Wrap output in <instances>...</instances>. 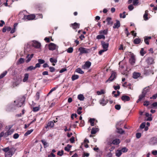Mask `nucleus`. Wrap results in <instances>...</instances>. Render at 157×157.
<instances>
[{
    "label": "nucleus",
    "instance_id": "nucleus-12",
    "mask_svg": "<svg viewBox=\"0 0 157 157\" xmlns=\"http://www.w3.org/2000/svg\"><path fill=\"white\" fill-rule=\"evenodd\" d=\"M112 18L110 17H108L106 18V21L107 22V24L111 26L113 24V22L111 21Z\"/></svg>",
    "mask_w": 157,
    "mask_h": 157
},
{
    "label": "nucleus",
    "instance_id": "nucleus-46",
    "mask_svg": "<svg viewBox=\"0 0 157 157\" xmlns=\"http://www.w3.org/2000/svg\"><path fill=\"white\" fill-rule=\"evenodd\" d=\"M145 96V93H144V92H142V94L139 96V98L141 100Z\"/></svg>",
    "mask_w": 157,
    "mask_h": 157
},
{
    "label": "nucleus",
    "instance_id": "nucleus-36",
    "mask_svg": "<svg viewBox=\"0 0 157 157\" xmlns=\"http://www.w3.org/2000/svg\"><path fill=\"white\" fill-rule=\"evenodd\" d=\"M146 53V51H144V49L143 48H141L140 51V53L141 55L142 56H143Z\"/></svg>",
    "mask_w": 157,
    "mask_h": 157
},
{
    "label": "nucleus",
    "instance_id": "nucleus-44",
    "mask_svg": "<svg viewBox=\"0 0 157 157\" xmlns=\"http://www.w3.org/2000/svg\"><path fill=\"white\" fill-rule=\"evenodd\" d=\"M73 48L72 47H70L67 50V52L69 53H71L73 52Z\"/></svg>",
    "mask_w": 157,
    "mask_h": 157
},
{
    "label": "nucleus",
    "instance_id": "nucleus-40",
    "mask_svg": "<svg viewBox=\"0 0 157 157\" xmlns=\"http://www.w3.org/2000/svg\"><path fill=\"white\" fill-rule=\"evenodd\" d=\"M117 75L115 72L113 71H112V73L111 75V76H112V77H113L114 78V79H115L116 78Z\"/></svg>",
    "mask_w": 157,
    "mask_h": 157
},
{
    "label": "nucleus",
    "instance_id": "nucleus-52",
    "mask_svg": "<svg viewBox=\"0 0 157 157\" xmlns=\"http://www.w3.org/2000/svg\"><path fill=\"white\" fill-rule=\"evenodd\" d=\"M128 8L130 11H131L134 9V7L131 4L128 6Z\"/></svg>",
    "mask_w": 157,
    "mask_h": 157
},
{
    "label": "nucleus",
    "instance_id": "nucleus-55",
    "mask_svg": "<svg viewBox=\"0 0 157 157\" xmlns=\"http://www.w3.org/2000/svg\"><path fill=\"white\" fill-rule=\"evenodd\" d=\"M13 131L12 129H11L10 130H8L7 132V135L9 136L13 132Z\"/></svg>",
    "mask_w": 157,
    "mask_h": 157
},
{
    "label": "nucleus",
    "instance_id": "nucleus-9",
    "mask_svg": "<svg viewBox=\"0 0 157 157\" xmlns=\"http://www.w3.org/2000/svg\"><path fill=\"white\" fill-rule=\"evenodd\" d=\"M121 99L124 102L126 101H129L130 99V97L128 96L124 95L122 96Z\"/></svg>",
    "mask_w": 157,
    "mask_h": 157
},
{
    "label": "nucleus",
    "instance_id": "nucleus-2",
    "mask_svg": "<svg viewBox=\"0 0 157 157\" xmlns=\"http://www.w3.org/2000/svg\"><path fill=\"white\" fill-rule=\"evenodd\" d=\"M35 18V16L34 14H30L29 15H24L23 19L25 20H33Z\"/></svg>",
    "mask_w": 157,
    "mask_h": 157
},
{
    "label": "nucleus",
    "instance_id": "nucleus-20",
    "mask_svg": "<svg viewBox=\"0 0 157 157\" xmlns=\"http://www.w3.org/2000/svg\"><path fill=\"white\" fill-rule=\"evenodd\" d=\"M99 130V129L97 128H93L91 131V133L92 134H95Z\"/></svg>",
    "mask_w": 157,
    "mask_h": 157
},
{
    "label": "nucleus",
    "instance_id": "nucleus-59",
    "mask_svg": "<svg viewBox=\"0 0 157 157\" xmlns=\"http://www.w3.org/2000/svg\"><path fill=\"white\" fill-rule=\"evenodd\" d=\"M122 152H126L128 151V149L126 148L125 147H123L121 150Z\"/></svg>",
    "mask_w": 157,
    "mask_h": 157
},
{
    "label": "nucleus",
    "instance_id": "nucleus-41",
    "mask_svg": "<svg viewBox=\"0 0 157 157\" xmlns=\"http://www.w3.org/2000/svg\"><path fill=\"white\" fill-rule=\"evenodd\" d=\"M33 129H31L30 130H29L27 131V132L25 134L24 136H27L28 135L30 134L33 131Z\"/></svg>",
    "mask_w": 157,
    "mask_h": 157
},
{
    "label": "nucleus",
    "instance_id": "nucleus-8",
    "mask_svg": "<svg viewBox=\"0 0 157 157\" xmlns=\"http://www.w3.org/2000/svg\"><path fill=\"white\" fill-rule=\"evenodd\" d=\"M135 56L133 54H132L131 56V57L129 59V62L132 65H134L135 62Z\"/></svg>",
    "mask_w": 157,
    "mask_h": 157
},
{
    "label": "nucleus",
    "instance_id": "nucleus-19",
    "mask_svg": "<svg viewBox=\"0 0 157 157\" xmlns=\"http://www.w3.org/2000/svg\"><path fill=\"white\" fill-rule=\"evenodd\" d=\"M91 64V63L89 61H86L83 67H84V69H85V68H89Z\"/></svg>",
    "mask_w": 157,
    "mask_h": 157
},
{
    "label": "nucleus",
    "instance_id": "nucleus-64",
    "mask_svg": "<svg viewBox=\"0 0 157 157\" xmlns=\"http://www.w3.org/2000/svg\"><path fill=\"white\" fill-rule=\"evenodd\" d=\"M156 98H157V93L153 95L152 96L150 97V98L151 99L152 98L153 99H155Z\"/></svg>",
    "mask_w": 157,
    "mask_h": 157
},
{
    "label": "nucleus",
    "instance_id": "nucleus-45",
    "mask_svg": "<svg viewBox=\"0 0 157 157\" xmlns=\"http://www.w3.org/2000/svg\"><path fill=\"white\" fill-rule=\"evenodd\" d=\"M114 79L113 77L110 76L109 79L106 81V82H110L111 81H113Z\"/></svg>",
    "mask_w": 157,
    "mask_h": 157
},
{
    "label": "nucleus",
    "instance_id": "nucleus-26",
    "mask_svg": "<svg viewBox=\"0 0 157 157\" xmlns=\"http://www.w3.org/2000/svg\"><path fill=\"white\" fill-rule=\"evenodd\" d=\"M120 140L119 139H115L112 141L113 144L117 145L120 143Z\"/></svg>",
    "mask_w": 157,
    "mask_h": 157
},
{
    "label": "nucleus",
    "instance_id": "nucleus-33",
    "mask_svg": "<svg viewBox=\"0 0 157 157\" xmlns=\"http://www.w3.org/2000/svg\"><path fill=\"white\" fill-rule=\"evenodd\" d=\"M78 98L80 101H83L84 99V97L82 94H79L78 96Z\"/></svg>",
    "mask_w": 157,
    "mask_h": 157
},
{
    "label": "nucleus",
    "instance_id": "nucleus-47",
    "mask_svg": "<svg viewBox=\"0 0 157 157\" xmlns=\"http://www.w3.org/2000/svg\"><path fill=\"white\" fill-rule=\"evenodd\" d=\"M63 154V151L61 150V151H59L57 152V155L60 156H62Z\"/></svg>",
    "mask_w": 157,
    "mask_h": 157
},
{
    "label": "nucleus",
    "instance_id": "nucleus-61",
    "mask_svg": "<svg viewBox=\"0 0 157 157\" xmlns=\"http://www.w3.org/2000/svg\"><path fill=\"white\" fill-rule=\"evenodd\" d=\"M39 110V107H35L33 108V111L34 112H36Z\"/></svg>",
    "mask_w": 157,
    "mask_h": 157
},
{
    "label": "nucleus",
    "instance_id": "nucleus-35",
    "mask_svg": "<svg viewBox=\"0 0 157 157\" xmlns=\"http://www.w3.org/2000/svg\"><path fill=\"white\" fill-rule=\"evenodd\" d=\"M149 91V87H147L144 88L142 91V92H144V93H145V95H146L147 93Z\"/></svg>",
    "mask_w": 157,
    "mask_h": 157
},
{
    "label": "nucleus",
    "instance_id": "nucleus-34",
    "mask_svg": "<svg viewBox=\"0 0 157 157\" xmlns=\"http://www.w3.org/2000/svg\"><path fill=\"white\" fill-rule=\"evenodd\" d=\"M96 38L98 40L101 39H105V36L103 35H99L97 36Z\"/></svg>",
    "mask_w": 157,
    "mask_h": 157
},
{
    "label": "nucleus",
    "instance_id": "nucleus-29",
    "mask_svg": "<svg viewBox=\"0 0 157 157\" xmlns=\"http://www.w3.org/2000/svg\"><path fill=\"white\" fill-rule=\"evenodd\" d=\"M41 142L43 143V145L44 146V147L45 148L48 146V143L44 140H41Z\"/></svg>",
    "mask_w": 157,
    "mask_h": 157
},
{
    "label": "nucleus",
    "instance_id": "nucleus-28",
    "mask_svg": "<svg viewBox=\"0 0 157 157\" xmlns=\"http://www.w3.org/2000/svg\"><path fill=\"white\" fill-rule=\"evenodd\" d=\"M99 33L101 34L107 35L108 33V30H104L99 31Z\"/></svg>",
    "mask_w": 157,
    "mask_h": 157
},
{
    "label": "nucleus",
    "instance_id": "nucleus-37",
    "mask_svg": "<svg viewBox=\"0 0 157 157\" xmlns=\"http://www.w3.org/2000/svg\"><path fill=\"white\" fill-rule=\"evenodd\" d=\"M122 154V151L121 150H118L116 152V155L117 157H120Z\"/></svg>",
    "mask_w": 157,
    "mask_h": 157
},
{
    "label": "nucleus",
    "instance_id": "nucleus-25",
    "mask_svg": "<svg viewBox=\"0 0 157 157\" xmlns=\"http://www.w3.org/2000/svg\"><path fill=\"white\" fill-rule=\"evenodd\" d=\"M116 128L117 130V132L119 133L122 134L124 132V131L121 128H120L118 127H117Z\"/></svg>",
    "mask_w": 157,
    "mask_h": 157
},
{
    "label": "nucleus",
    "instance_id": "nucleus-32",
    "mask_svg": "<svg viewBox=\"0 0 157 157\" xmlns=\"http://www.w3.org/2000/svg\"><path fill=\"white\" fill-rule=\"evenodd\" d=\"M79 78V76L78 75H72L71 77L72 80L73 81L75 80L78 79Z\"/></svg>",
    "mask_w": 157,
    "mask_h": 157
},
{
    "label": "nucleus",
    "instance_id": "nucleus-50",
    "mask_svg": "<svg viewBox=\"0 0 157 157\" xmlns=\"http://www.w3.org/2000/svg\"><path fill=\"white\" fill-rule=\"evenodd\" d=\"M40 98V93L39 92H37L36 93V100H38Z\"/></svg>",
    "mask_w": 157,
    "mask_h": 157
},
{
    "label": "nucleus",
    "instance_id": "nucleus-7",
    "mask_svg": "<svg viewBox=\"0 0 157 157\" xmlns=\"http://www.w3.org/2000/svg\"><path fill=\"white\" fill-rule=\"evenodd\" d=\"M32 45L36 48H39L41 47V44L36 41H33Z\"/></svg>",
    "mask_w": 157,
    "mask_h": 157
},
{
    "label": "nucleus",
    "instance_id": "nucleus-14",
    "mask_svg": "<svg viewBox=\"0 0 157 157\" xmlns=\"http://www.w3.org/2000/svg\"><path fill=\"white\" fill-rule=\"evenodd\" d=\"M151 36H145L144 37V41L145 44H149V41L151 39Z\"/></svg>",
    "mask_w": 157,
    "mask_h": 157
},
{
    "label": "nucleus",
    "instance_id": "nucleus-53",
    "mask_svg": "<svg viewBox=\"0 0 157 157\" xmlns=\"http://www.w3.org/2000/svg\"><path fill=\"white\" fill-rule=\"evenodd\" d=\"M125 12L124 11V12H123L122 14L123 15V16L122 17V13H120V17L121 18L122 17L123 18H125V17H126V15L125 14Z\"/></svg>",
    "mask_w": 157,
    "mask_h": 157
},
{
    "label": "nucleus",
    "instance_id": "nucleus-43",
    "mask_svg": "<svg viewBox=\"0 0 157 157\" xmlns=\"http://www.w3.org/2000/svg\"><path fill=\"white\" fill-rule=\"evenodd\" d=\"M75 72H77L81 74H83L84 73L83 71H82V69H76V71H75Z\"/></svg>",
    "mask_w": 157,
    "mask_h": 157
},
{
    "label": "nucleus",
    "instance_id": "nucleus-42",
    "mask_svg": "<svg viewBox=\"0 0 157 157\" xmlns=\"http://www.w3.org/2000/svg\"><path fill=\"white\" fill-rule=\"evenodd\" d=\"M94 118H90L89 120V122L90 123L91 126H93L94 125Z\"/></svg>",
    "mask_w": 157,
    "mask_h": 157
},
{
    "label": "nucleus",
    "instance_id": "nucleus-11",
    "mask_svg": "<svg viewBox=\"0 0 157 157\" xmlns=\"http://www.w3.org/2000/svg\"><path fill=\"white\" fill-rule=\"evenodd\" d=\"M54 125V123L53 121H49L48 123L47 126L45 127V128H51L53 127Z\"/></svg>",
    "mask_w": 157,
    "mask_h": 157
},
{
    "label": "nucleus",
    "instance_id": "nucleus-3",
    "mask_svg": "<svg viewBox=\"0 0 157 157\" xmlns=\"http://www.w3.org/2000/svg\"><path fill=\"white\" fill-rule=\"evenodd\" d=\"M58 47L54 43H50L48 45V49L50 50L53 51L57 49Z\"/></svg>",
    "mask_w": 157,
    "mask_h": 157
},
{
    "label": "nucleus",
    "instance_id": "nucleus-5",
    "mask_svg": "<svg viewBox=\"0 0 157 157\" xmlns=\"http://www.w3.org/2000/svg\"><path fill=\"white\" fill-rule=\"evenodd\" d=\"M146 62L148 65H151L155 63L154 59L151 57H149L146 59Z\"/></svg>",
    "mask_w": 157,
    "mask_h": 157
},
{
    "label": "nucleus",
    "instance_id": "nucleus-18",
    "mask_svg": "<svg viewBox=\"0 0 157 157\" xmlns=\"http://www.w3.org/2000/svg\"><path fill=\"white\" fill-rule=\"evenodd\" d=\"M141 41H142L143 40H141L140 38H136L134 40L133 43L135 44H140Z\"/></svg>",
    "mask_w": 157,
    "mask_h": 157
},
{
    "label": "nucleus",
    "instance_id": "nucleus-63",
    "mask_svg": "<svg viewBox=\"0 0 157 157\" xmlns=\"http://www.w3.org/2000/svg\"><path fill=\"white\" fill-rule=\"evenodd\" d=\"M154 107H157V102H155L153 103L151 105Z\"/></svg>",
    "mask_w": 157,
    "mask_h": 157
},
{
    "label": "nucleus",
    "instance_id": "nucleus-1",
    "mask_svg": "<svg viewBox=\"0 0 157 157\" xmlns=\"http://www.w3.org/2000/svg\"><path fill=\"white\" fill-rule=\"evenodd\" d=\"M80 52L79 55H82L83 54H87L91 51L90 49H87L84 47H80L78 49Z\"/></svg>",
    "mask_w": 157,
    "mask_h": 157
},
{
    "label": "nucleus",
    "instance_id": "nucleus-58",
    "mask_svg": "<svg viewBox=\"0 0 157 157\" xmlns=\"http://www.w3.org/2000/svg\"><path fill=\"white\" fill-rule=\"evenodd\" d=\"M115 107L116 109L119 110L120 109L121 106L119 105H115Z\"/></svg>",
    "mask_w": 157,
    "mask_h": 157
},
{
    "label": "nucleus",
    "instance_id": "nucleus-57",
    "mask_svg": "<svg viewBox=\"0 0 157 157\" xmlns=\"http://www.w3.org/2000/svg\"><path fill=\"white\" fill-rule=\"evenodd\" d=\"M38 61L39 63L40 64H43V63H44L45 62V61L43 59H38Z\"/></svg>",
    "mask_w": 157,
    "mask_h": 157
},
{
    "label": "nucleus",
    "instance_id": "nucleus-16",
    "mask_svg": "<svg viewBox=\"0 0 157 157\" xmlns=\"http://www.w3.org/2000/svg\"><path fill=\"white\" fill-rule=\"evenodd\" d=\"M116 22L114 24L113 26L114 29L118 28L120 26V21L118 20H116Z\"/></svg>",
    "mask_w": 157,
    "mask_h": 157
},
{
    "label": "nucleus",
    "instance_id": "nucleus-54",
    "mask_svg": "<svg viewBox=\"0 0 157 157\" xmlns=\"http://www.w3.org/2000/svg\"><path fill=\"white\" fill-rule=\"evenodd\" d=\"M106 51H107V49L105 50L104 49H103L102 50H100L98 52V54L99 55H101L103 52Z\"/></svg>",
    "mask_w": 157,
    "mask_h": 157
},
{
    "label": "nucleus",
    "instance_id": "nucleus-21",
    "mask_svg": "<svg viewBox=\"0 0 157 157\" xmlns=\"http://www.w3.org/2000/svg\"><path fill=\"white\" fill-rule=\"evenodd\" d=\"M14 154V152L10 151L6 153L5 154L6 157H11Z\"/></svg>",
    "mask_w": 157,
    "mask_h": 157
},
{
    "label": "nucleus",
    "instance_id": "nucleus-60",
    "mask_svg": "<svg viewBox=\"0 0 157 157\" xmlns=\"http://www.w3.org/2000/svg\"><path fill=\"white\" fill-rule=\"evenodd\" d=\"M71 143H73L75 142V137L72 136L69 140Z\"/></svg>",
    "mask_w": 157,
    "mask_h": 157
},
{
    "label": "nucleus",
    "instance_id": "nucleus-39",
    "mask_svg": "<svg viewBox=\"0 0 157 157\" xmlns=\"http://www.w3.org/2000/svg\"><path fill=\"white\" fill-rule=\"evenodd\" d=\"M7 72V71H5L2 73L0 75V79L4 77L6 75Z\"/></svg>",
    "mask_w": 157,
    "mask_h": 157
},
{
    "label": "nucleus",
    "instance_id": "nucleus-48",
    "mask_svg": "<svg viewBox=\"0 0 157 157\" xmlns=\"http://www.w3.org/2000/svg\"><path fill=\"white\" fill-rule=\"evenodd\" d=\"M145 123L143 122L142 123L140 126V129H143L145 128Z\"/></svg>",
    "mask_w": 157,
    "mask_h": 157
},
{
    "label": "nucleus",
    "instance_id": "nucleus-62",
    "mask_svg": "<svg viewBox=\"0 0 157 157\" xmlns=\"http://www.w3.org/2000/svg\"><path fill=\"white\" fill-rule=\"evenodd\" d=\"M19 135L18 133H15L13 136L14 139H17L19 137Z\"/></svg>",
    "mask_w": 157,
    "mask_h": 157
},
{
    "label": "nucleus",
    "instance_id": "nucleus-4",
    "mask_svg": "<svg viewBox=\"0 0 157 157\" xmlns=\"http://www.w3.org/2000/svg\"><path fill=\"white\" fill-rule=\"evenodd\" d=\"M101 44L103 49L105 50L107 49V51L108 50V48L109 46V43H106L105 42L102 41L101 42Z\"/></svg>",
    "mask_w": 157,
    "mask_h": 157
},
{
    "label": "nucleus",
    "instance_id": "nucleus-15",
    "mask_svg": "<svg viewBox=\"0 0 157 157\" xmlns=\"http://www.w3.org/2000/svg\"><path fill=\"white\" fill-rule=\"evenodd\" d=\"M11 28L10 27L8 26H4L2 29V31L3 33H5L7 30V31H11Z\"/></svg>",
    "mask_w": 157,
    "mask_h": 157
},
{
    "label": "nucleus",
    "instance_id": "nucleus-23",
    "mask_svg": "<svg viewBox=\"0 0 157 157\" xmlns=\"http://www.w3.org/2000/svg\"><path fill=\"white\" fill-rule=\"evenodd\" d=\"M29 74L26 73L24 74V78L23 79V81L24 82H26L29 78Z\"/></svg>",
    "mask_w": 157,
    "mask_h": 157
},
{
    "label": "nucleus",
    "instance_id": "nucleus-38",
    "mask_svg": "<svg viewBox=\"0 0 157 157\" xmlns=\"http://www.w3.org/2000/svg\"><path fill=\"white\" fill-rule=\"evenodd\" d=\"M72 146L69 144H68L67 147H64V150L67 151H70V149L71 147Z\"/></svg>",
    "mask_w": 157,
    "mask_h": 157
},
{
    "label": "nucleus",
    "instance_id": "nucleus-27",
    "mask_svg": "<svg viewBox=\"0 0 157 157\" xmlns=\"http://www.w3.org/2000/svg\"><path fill=\"white\" fill-rule=\"evenodd\" d=\"M148 11L147 10H146L145 11V13L144 14V18L145 20H148Z\"/></svg>",
    "mask_w": 157,
    "mask_h": 157
},
{
    "label": "nucleus",
    "instance_id": "nucleus-6",
    "mask_svg": "<svg viewBox=\"0 0 157 157\" xmlns=\"http://www.w3.org/2000/svg\"><path fill=\"white\" fill-rule=\"evenodd\" d=\"M70 26L72 27L73 29H78L80 27V24L76 22H75L74 23H72L70 24Z\"/></svg>",
    "mask_w": 157,
    "mask_h": 157
},
{
    "label": "nucleus",
    "instance_id": "nucleus-24",
    "mask_svg": "<svg viewBox=\"0 0 157 157\" xmlns=\"http://www.w3.org/2000/svg\"><path fill=\"white\" fill-rule=\"evenodd\" d=\"M33 54H31L30 56L29 54L27 56L26 58H28V59L26 60V63L29 62L31 59L33 57Z\"/></svg>",
    "mask_w": 157,
    "mask_h": 157
},
{
    "label": "nucleus",
    "instance_id": "nucleus-10",
    "mask_svg": "<svg viewBox=\"0 0 157 157\" xmlns=\"http://www.w3.org/2000/svg\"><path fill=\"white\" fill-rule=\"evenodd\" d=\"M154 74V72L151 69H146L144 71V74L146 75H153Z\"/></svg>",
    "mask_w": 157,
    "mask_h": 157
},
{
    "label": "nucleus",
    "instance_id": "nucleus-49",
    "mask_svg": "<svg viewBox=\"0 0 157 157\" xmlns=\"http://www.w3.org/2000/svg\"><path fill=\"white\" fill-rule=\"evenodd\" d=\"M105 92L103 91V90H101L100 91H97V94L98 95H101L102 94H104Z\"/></svg>",
    "mask_w": 157,
    "mask_h": 157
},
{
    "label": "nucleus",
    "instance_id": "nucleus-51",
    "mask_svg": "<svg viewBox=\"0 0 157 157\" xmlns=\"http://www.w3.org/2000/svg\"><path fill=\"white\" fill-rule=\"evenodd\" d=\"M10 148L9 147H6L2 149V150L6 153L8 152Z\"/></svg>",
    "mask_w": 157,
    "mask_h": 157
},
{
    "label": "nucleus",
    "instance_id": "nucleus-13",
    "mask_svg": "<svg viewBox=\"0 0 157 157\" xmlns=\"http://www.w3.org/2000/svg\"><path fill=\"white\" fill-rule=\"evenodd\" d=\"M100 104L103 106L105 105L107 103V101L105 100L104 97L99 101Z\"/></svg>",
    "mask_w": 157,
    "mask_h": 157
},
{
    "label": "nucleus",
    "instance_id": "nucleus-17",
    "mask_svg": "<svg viewBox=\"0 0 157 157\" xmlns=\"http://www.w3.org/2000/svg\"><path fill=\"white\" fill-rule=\"evenodd\" d=\"M140 75V74L139 73L134 72L133 74L132 77L135 79H137L139 77Z\"/></svg>",
    "mask_w": 157,
    "mask_h": 157
},
{
    "label": "nucleus",
    "instance_id": "nucleus-30",
    "mask_svg": "<svg viewBox=\"0 0 157 157\" xmlns=\"http://www.w3.org/2000/svg\"><path fill=\"white\" fill-rule=\"evenodd\" d=\"M40 67V64L38 63L36 64L34 68V67L33 66H30L28 67L27 69H35L36 67Z\"/></svg>",
    "mask_w": 157,
    "mask_h": 157
},
{
    "label": "nucleus",
    "instance_id": "nucleus-56",
    "mask_svg": "<svg viewBox=\"0 0 157 157\" xmlns=\"http://www.w3.org/2000/svg\"><path fill=\"white\" fill-rule=\"evenodd\" d=\"M50 61L51 63H56L57 62V60L56 59H54L53 58H50Z\"/></svg>",
    "mask_w": 157,
    "mask_h": 157
},
{
    "label": "nucleus",
    "instance_id": "nucleus-22",
    "mask_svg": "<svg viewBox=\"0 0 157 157\" xmlns=\"http://www.w3.org/2000/svg\"><path fill=\"white\" fill-rule=\"evenodd\" d=\"M25 62V59L22 58H20L17 62V64L18 65L20 64L23 63Z\"/></svg>",
    "mask_w": 157,
    "mask_h": 157
},
{
    "label": "nucleus",
    "instance_id": "nucleus-31",
    "mask_svg": "<svg viewBox=\"0 0 157 157\" xmlns=\"http://www.w3.org/2000/svg\"><path fill=\"white\" fill-rule=\"evenodd\" d=\"M17 101V102H18V103L17 104V106L18 107H21L23 104L24 103V101Z\"/></svg>",
    "mask_w": 157,
    "mask_h": 157
}]
</instances>
